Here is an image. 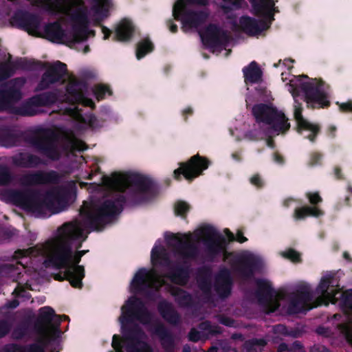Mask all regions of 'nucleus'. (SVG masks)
I'll return each instance as SVG.
<instances>
[{
  "label": "nucleus",
  "instance_id": "nucleus-1",
  "mask_svg": "<svg viewBox=\"0 0 352 352\" xmlns=\"http://www.w3.org/2000/svg\"><path fill=\"white\" fill-rule=\"evenodd\" d=\"M126 185L122 190L99 205L92 210L82 209L80 213L85 217L86 224L92 230L102 231L104 226L120 214L124 206H135L155 198L159 193V185L152 178L140 173L123 175L113 173L104 176L103 183L109 188Z\"/></svg>",
  "mask_w": 352,
  "mask_h": 352
},
{
  "label": "nucleus",
  "instance_id": "nucleus-2",
  "mask_svg": "<svg viewBox=\"0 0 352 352\" xmlns=\"http://www.w3.org/2000/svg\"><path fill=\"white\" fill-rule=\"evenodd\" d=\"M58 230L61 236L53 246L49 256L45 260L44 265L56 270H65V276L74 288L82 289L85 277L84 266L80 265L81 258L88 250H78L74 252L72 241L82 237L83 232L72 223H65Z\"/></svg>",
  "mask_w": 352,
  "mask_h": 352
},
{
  "label": "nucleus",
  "instance_id": "nucleus-3",
  "mask_svg": "<svg viewBox=\"0 0 352 352\" xmlns=\"http://www.w3.org/2000/svg\"><path fill=\"white\" fill-rule=\"evenodd\" d=\"M183 237L176 234H170L166 237L168 245L173 247L175 253L183 259L182 263L172 265L173 262L163 247H154L151 254L152 265L168 268L169 271L166 274V277L173 283L181 286L185 285L189 280V262L195 260L199 254L197 245L189 240L188 236L184 234Z\"/></svg>",
  "mask_w": 352,
  "mask_h": 352
},
{
  "label": "nucleus",
  "instance_id": "nucleus-4",
  "mask_svg": "<svg viewBox=\"0 0 352 352\" xmlns=\"http://www.w3.org/2000/svg\"><path fill=\"white\" fill-rule=\"evenodd\" d=\"M58 135L52 129L38 126L27 131H16L0 126V144L6 148L25 143L52 161H58L61 155L58 148Z\"/></svg>",
  "mask_w": 352,
  "mask_h": 352
},
{
  "label": "nucleus",
  "instance_id": "nucleus-5",
  "mask_svg": "<svg viewBox=\"0 0 352 352\" xmlns=\"http://www.w3.org/2000/svg\"><path fill=\"white\" fill-rule=\"evenodd\" d=\"M122 314L119 318L122 324V340L125 344L126 352H153L152 346L143 339L146 337L144 331L137 324L127 326L126 324L135 318L143 324H149L153 314L146 307L144 301L138 297H131L126 302V307H122Z\"/></svg>",
  "mask_w": 352,
  "mask_h": 352
},
{
  "label": "nucleus",
  "instance_id": "nucleus-6",
  "mask_svg": "<svg viewBox=\"0 0 352 352\" xmlns=\"http://www.w3.org/2000/svg\"><path fill=\"white\" fill-rule=\"evenodd\" d=\"M71 197L72 191L65 187H59L45 194L30 188L10 190L7 192V198L13 205L41 217L47 212L54 213L56 204L66 206Z\"/></svg>",
  "mask_w": 352,
  "mask_h": 352
},
{
  "label": "nucleus",
  "instance_id": "nucleus-7",
  "mask_svg": "<svg viewBox=\"0 0 352 352\" xmlns=\"http://www.w3.org/2000/svg\"><path fill=\"white\" fill-rule=\"evenodd\" d=\"M324 82L316 78L311 81L304 82L300 84L299 87L292 89L291 91L294 100V116L297 122V131L302 134L303 131H307L309 133L305 138L314 142L320 131L318 125L312 124L305 120L302 116V103L298 100L300 91L304 94V100L307 104V107L312 109L327 108L330 106L329 96L324 90Z\"/></svg>",
  "mask_w": 352,
  "mask_h": 352
},
{
  "label": "nucleus",
  "instance_id": "nucleus-8",
  "mask_svg": "<svg viewBox=\"0 0 352 352\" xmlns=\"http://www.w3.org/2000/svg\"><path fill=\"white\" fill-rule=\"evenodd\" d=\"M252 113L257 123H263L268 126L264 131L267 137L266 144L270 148H274L276 144L272 134L285 133L290 128L288 118L276 107L264 103L254 104Z\"/></svg>",
  "mask_w": 352,
  "mask_h": 352
},
{
  "label": "nucleus",
  "instance_id": "nucleus-9",
  "mask_svg": "<svg viewBox=\"0 0 352 352\" xmlns=\"http://www.w3.org/2000/svg\"><path fill=\"white\" fill-rule=\"evenodd\" d=\"M316 292L329 302L336 304L340 300V305L345 313L352 312V289L341 292L338 281L333 276H326L322 278Z\"/></svg>",
  "mask_w": 352,
  "mask_h": 352
},
{
  "label": "nucleus",
  "instance_id": "nucleus-10",
  "mask_svg": "<svg viewBox=\"0 0 352 352\" xmlns=\"http://www.w3.org/2000/svg\"><path fill=\"white\" fill-rule=\"evenodd\" d=\"M72 7H76L70 14L72 22L73 40L74 43L86 41L89 36H94L95 31L89 30V19L88 10L82 0H73Z\"/></svg>",
  "mask_w": 352,
  "mask_h": 352
},
{
  "label": "nucleus",
  "instance_id": "nucleus-11",
  "mask_svg": "<svg viewBox=\"0 0 352 352\" xmlns=\"http://www.w3.org/2000/svg\"><path fill=\"white\" fill-rule=\"evenodd\" d=\"M61 316L57 315L50 307L46 306L39 309L37 318L34 322L35 331L42 337L56 339L60 336Z\"/></svg>",
  "mask_w": 352,
  "mask_h": 352
},
{
  "label": "nucleus",
  "instance_id": "nucleus-12",
  "mask_svg": "<svg viewBox=\"0 0 352 352\" xmlns=\"http://www.w3.org/2000/svg\"><path fill=\"white\" fill-rule=\"evenodd\" d=\"M211 162L206 157L196 154L192 156L188 161L180 162L179 168L173 171V177L177 180H182V176L185 179L191 182L195 178L203 175L204 170L208 169Z\"/></svg>",
  "mask_w": 352,
  "mask_h": 352
},
{
  "label": "nucleus",
  "instance_id": "nucleus-13",
  "mask_svg": "<svg viewBox=\"0 0 352 352\" xmlns=\"http://www.w3.org/2000/svg\"><path fill=\"white\" fill-rule=\"evenodd\" d=\"M41 63L43 65L39 66L36 70L45 69V71L36 87V91L45 90L51 85L63 81L67 74V65L60 60H56L53 63L41 61Z\"/></svg>",
  "mask_w": 352,
  "mask_h": 352
},
{
  "label": "nucleus",
  "instance_id": "nucleus-14",
  "mask_svg": "<svg viewBox=\"0 0 352 352\" xmlns=\"http://www.w3.org/2000/svg\"><path fill=\"white\" fill-rule=\"evenodd\" d=\"M201 234L206 237L204 245L206 248L208 257L213 261L217 256L226 252V239L210 226L204 227L201 230Z\"/></svg>",
  "mask_w": 352,
  "mask_h": 352
},
{
  "label": "nucleus",
  "instance_id": "nucleus-15",
  "mask_svg": "<svg viewBox=\"0 0 352 352\" xmlns=\"http://www.w3.org/2000/svg\"><path fill=\"white\" fill-rule=\"evenodd\" d=\"M174 19L181 21L182 30L188 28H197L205 23L208 14L204 11H195L186 10L182 4H177L173 10Z\"/></svg>",
  "mask_w": 352,
  "mask_h": 352
},
{
  "label": "nucleus",
  "instance_id": "nucleus-16",
  "mask_svg": "<svg viewBox=\"0 0 352 352\" xmlns=\"http://www.w3.org/2000/svg\"><path fill=\"white\" fill-rule=\"evenodd\" d=\"M40 16L28 10H16L10 19L12 27L24 30L30 34H34L41 25Z\"/></svg>",
  "mask_w": 352,
  "mask_h": 352
},
{
  "label": "nucleus",
  "instance_id": "nucleus-17",
  "mask_svg": "<svg viewBox=\"0 0 352 352\" xmlns=\"http://www.w3.org/2000/svg\"><path fill=\"white\" fill-rule=\"evenodd\" d=\"M312 300L313 294L309 287L304 286L298 288L295 292L291 294L287 313L289 314L306 313L317 307V305H310Z\"/></svg>",
  "mask_w": 352,
  "mask_h": 352
},
{
  "label": "nucleus",
  "instance_id": "nucleus-18",
  "mask_svg": "<svg viewBox=\"0 0 352 352\" xmlns=\"http://www.w3.org/2000/svg\"><path fill=\"white\" fill-rule=\"evenodd\" d=\"M58 99L56 92L46 91L31 97L21 108L23 116H34L38 113V108L54 104Z\"/></svg>",
  "mask_w": 352,
  "mask_h": 352
},
{
  "label": "nucleus",
  "instance_id": "nucleus-19",
  "mask_svg": "<svg viewBox=\"0 0 352 352\" xmlns=\"http://www.w3.org/2000/svg\"><path fill=\"white\" fill-rule=\"evenodd\" d=\"M43 65L41 60H29L20 58L14 61L0 63V81L7 80L11 77L17 69L28 71H36L39 66Z\"/></svg>",
  "mask_w": 352,
  "mask_h": 352
},
{
  "label": "nucleus",
  "instance_id": "nucleus-20",
  "mask_svg": "<svg viewBox=\"0 0 352 352\" xmlns=\"http://www.w3.org/2000/svg\"><path fill=\"white\" fill-rule=\"evenodd\" d=\"M60 179V175L55 170L48 172L38 170L21 175L19 182L24 186H33L42 184H57Z\"/></svg>",
  "mask_w": 352,
  "mask_h": 352
},
{
  "label": "nucleus",
  "instance_id": "nucleus-21",
  "mask_svg": "<svg viewBox=\"0 0 352 352\" xmlns=\"http://www.w3.org/2000/svg\"><path fill=\"white\" fill-rule=\"evenodd\" d=\"M200 36L204 45L212 48L225 46L230 41L228 32L214 23L209 24Z\"/></svg>",
  "mask_w": 352,
  "mask_h": 352
},
{
  "label": "nucleus",
  "instance_id": "nucleus-22",
  "mask_svg": "<svg viewBox=\"0 0 352 352\" xmlns=\"http://www.w3.org/2000/svg\"><path fill=\"white\" fill-rule=\"evenodd\" d=\"M306 197L312 206H302L294 210L293 217L296 221L303 220L307 217H320L324 215V212L317 205L322 202V198L318 192H307Z\"/></svg>",
  "mask_w": 352,
  "mask_h": 352
},
{
  "label": "nucleus",
  "instance_id": "nucleus-23",
  "mask_svg": "<svg viewBox=\"0 0 352 352\" xmlns=\"http://www.w3.org/2000/svg\"><path fill=\"white\" fill-rule=\"evenodd\" d=\"M262 267L261 261L252 255L243 256L239 258L234 265V270L243 280H250L254 276L255 272Z\"/></svg>",
  "mask_w": 352,
  "mask_h": 352
},
{
  "label": "nucleus",
  "instance_id": "nucleus-24",
  "mask_svg": "<svg viewBox=\"0 0 352 352\" xmlns=\"http://www.w3.org/2000/svg\"><path fill=\"white\" fill-rule=\"evenodd\" d=\"M85 87V82L82 80L74 79L67 85L66 91L71 100L74 104H81L85 107L94 108L95 103L94 101L85 96L82 92V87Z\"/></svg>",
  "mask_w": 352,
  "mask_h": 352
},
{
  "label": "nucleus",
  "instance_id": "nucleus-25",
  "mask_svg": "<svg viewBox=\"0 0 352 352\" xmlns=\"http://www.w3.org/2000/svg\"><path fill=\"white\" fill-rule=\"evenodd\" d=\"M232 284L229 270L224 269L215 277L214 289L221 299H226L231 294Z\"/></svg>",
  "mask_w": 352,
  "mask_h": 352
},
{
  "label": "nucleus",
  "instance_id": "nucleus-26",
  "mask_svg": "<svg viewBox=\"0 0 352 352\" xmlns=\"http://www.w3.org/2000/svg\"><path fill=\"white\" fill-rule=\"evenodd\" d=\"M239 26L242 32L251 36L260 34L270 27L265 21L257 20L247 15L240 17Z\"/></svg>",
  "mask_w": 352,
  "mask_h": 352
},
{
  "label": "nucleus",
  "instance_id": "nucleus-27",
  "mask_svg": "<svg viewBox=\"0 0 352 352\" xmlns=\"http://www.w3.org/2000/svg\"><path fill=\"white\" fill-rule=\"evenodd\" d=\"M151 331L160 338L162 347L165 352H175L174 336L163 323L155 322Z\"/></svg>",
  "mask_w": 352,
  "mask_h": 352
},
{
  "label": "nucleus",
  "instance_id": "nucleus-28",
  "mask_svg": "<svg viewBox=\"0 0 352 352\" xmlns=\"http://www.w3.org/2000/svg\"><path fill=\"white\" fill-rule=\"evenodd\" d=\"M11 160L14 166L23 168H36L45 164V162L41 157L28 152H19L13 155Z\"/></svg>",
  "mask_w": 352,
  "mask_h": 352
},
{
  "label": "nucleus",
  "instance_id": "nucleus-29",
  "mask_svg": "<svg viewBox=\"0 0 352 352\" xmlns=\"http://www.w3.org/2000/svg\"><path fill=\"white\" fill-rule=\"evenodd\" d=\"M256 289L254 295L260 305L270 303L276 295V291L271 283L265 279L258 278L256 280Z\"/></svg>",
  "mask_w": 352,
  "mask_h": 352
},
{
  "label": "nucleus",
  "instance_id": "nucleus-30",
  "mask_svg": "<svg viewBox=\"0 0 352 352\" xmlns=\"http://www.w3.org/2000/svg\"><path fill=\"white\" fill-rule=\"evenodd\" d=\"M25 80L21 78H16L10 80L5 87L1 89L6 99L12 106V104L17 102L22 98L21 88Z\"/></svg>",
  "mask_w": 352,
  "mask_h": 352
},
{
  "label": "nucleus",
  "instance_id": "nucleus-31",
  "mask_svg": "<svg viewBox=\"0 0 352 352\" xmlns=\"http://www.w3.org/2000/svg\"><path fill=\"white\" fill-rule=\"evenodd\" d=\"M157 311L162 318L168 324L176 326L181 320V316L172 303L162 300L157 304Z\"/></svg>",
  "mask_w": 352,
  "mask_h": 352
},
{
  "label": "nucleus",
  "instance_id": "nucleus-32",
  "mask_svg": "<svg viewBox=\"0 0 352 352\" xmlns=\"http://www.w3.org/2000/svg\"><path fill=\"white\" fill-rule=\"evenodd\" d=\"M135 33V26L128 19L122 20L115 28L113 41L128 42L131 40Z\"/></svg>",
  "mask_w": 352,
  "mask_h": 352
},
{
  "label": "nucleus",
  "instance_id": "nucleus-33",
  "mask_svg": "<svg viewBox=\"0 0 352 352\" xmlns=\"http://www.w3.org/2000/svg\"><path fill=\"white\" fill-rule=\"evenodd\" d=\"M255 15L274 20L272 10L276 11L274 0H249Z\"/></svg>",
  "mask_w": 352,
  "mask_h": 352
},
{
  "label": "nucleus",
  "instance_id": "nucleus-34",
  "mask_svg": "<svg viewBox=\"0 0 352 352\" xmlns=\"http://www.w3.org/2000/svg\"><path fill=\"white\" fill-rule=\"evenodd\" d=\"M43 32L45 38L56 43H63V39L66 36L65 30L58 21L47 23Z\"/></svg>",
  "mask_w": 352,
  "mask_h": 352
},
{
  "label": "nucleus",
  "instance_id": "nucleus-35",
  "mask_svg": "<svg viewBox=\"0 0 352 352\" xmlns=\"http://www.w3.org/2000/svg\"><path fill=\"white\" fill-rule=\"evenodd\" d=\"M25 266L17 261L16 264L4 263L0 264V276L12 278L14 281H18L22 276L23 270Z\"/></svg>",
  "mask_w": 352,
  "mask_h": 352
},
{
  "label": "nucleus",
  "instance_id": "nucleus-36",
  "mask_svg": "<svg viewBox=\"0 0 352 352\" xmlns=\"http://www.w3.org/2000/svg\"><path fill=\"white\" fill-rule=\"evenodd\" d=\"M197 285L205 297L210 300L212 298V282L208 269H200L197 275Z\"/></svg>",
  "mask_w": 352,
  "mask_h": 352
},
{
  "label": "nucleus",
  "instance_id": "nucleus-37",
  "mask_svg": "<svg viewBox=\"0 0 352 352\" xmlns=\"http://www.w3.org/2000/svg\"><path fill=\"white\" fill-rule=\"evenodd\" d=\"M244 80L246 84H255L261 81L263 72L256 61H252L243 68Z\"/></svg>",
  "mask_w": 352,
  "mask_h": 352
},
{
  "label": "nucleus",
  "instance_id": "nucleus-38",
  "mask_svg": "<svg viewBox=\"0 0 352 352\" xmlns=\"http://www.w3.org/2000/svg\"><path fill=\"white\" fill-rule=\"evenodd\" d=\"M148 272L145 268L140 269L135 274L131 282L132 288L136 292H142L151 287L148 280Z\"/></svg>",
  "mask_w": 352,
  "mask_h": 352
},
{
  "label": "nucleus",
  "instance_id": "nucleus-39",
  "mask_svg": "<svg viewBox=\"0 0 352 352\" xmlns=\"http://www.w3.org/2000/svg\"><path fill=\"white\" fill-rule=\"evenodd\" d=\"M171 294L175 297V300L179 306L188 307L192 305V297L186 290L179 287H175L172 290Z\"/></svg>",
  "mask_w": 352,
  "mask_h": 352
},
{
  "label": "nucleus",
  "instance_id": "nucleus-40",
  "mask_svg": "<svg viewBox=\"0 0 352 352\" xmlns=\"http://www.w3.org/2000/svg\"><path fill=\"white\" fill-rule=\"evenodd\" d=\"M94 5L91 8L95 15L100 16L101 19L108 16L111 0H91Z\"/></svg>",
  "mask_w": 352,
  "mask_h": 352
},
{
  "label": "nucleus",
  "instance_id": "nucleus-41",
  "mask_svg": "<svg viewBox=\"0 0 352 352\" xmlns=\"http://www.w3.org/2000/svg\"><path fill=\"white\" fill-rule=\"evenodd\" d=\"M154 50V45L148 38H145L138 43L136 46V58H144L147 54Z\"/></svg>",
  "mask_w": 352,
  "mask_h": 352
},
{
  "label": "nucleus",
  "instance_id": "nucleus-42",
  "mask_svg": "<svg viewBox=\"0 0 352 352\" xmlns=\"http://www.w3.org/2000/svg\"><path fill=\"white\" fill-rule=\"evenodd\" d=\"M266 341L263 338H253L245 341L244 348L247 352H257L258 346H265Z\"/></svg>",
  "mask_w": 352,
  "mask_h": 352
},
{
  "label": "nucleus",
  "instance_id": "nucleus-43",
  "mask_svg": "<svg viewBox=\"0 0 352 352\" xmlns=\"http://www.w3.org/2000/svg\"><path fill=\"white\" fill-rule=\"evenodd\" d=\"M54 338H49L48 340L45 337H42L38 340L39 343H32L27 346V352H46L45 346Z\"/></svg>",
  "mask_w": 352,
  "mask_h": 352
},
{
  "label": "nucleus",
  "instance_id": "nucleus-44",
  "mask_svg": "<svg viewBox=\"0 0 352 352\" xmlns=\"http://www.w3.org/2000/svg\"><path fill=\"white\" fill-rule=\"evenodd\" d=\"M94 94L98 100H101L105 98L106 94L111 96L113 92L109 85L98 84L94 87Z\"/></svg>",
  "mask_w": 352,
  "mask_h": 352
},
{
  "label": "nucleus",
  "instance_id": "nucleus-45",
  "mask_svg": "<svg viewBox=\"0 0 352 352\" xmlns=\"http://www.w3.org/2000/svg\"><path fill=\"white\" fill-rule=\"evenodd\" d=\"M12 175L9 168L4 164H0V186H5L12 181Z\"/></svg>",
  "mask_w": 352,
  "mask_h": 352
},
{
  "label": "nucleus",
  "instance_id": "nucleus-46",
  "mask_svg": "<svg viewBox=\"0 0 352 352\" xmlns=\"http://www.w3.org/2000/svg\"><path fill=\"white\" fill-rule=\"evenodd\" d=\"M190 208V205L184 201H178L175 204V213L177 216L186 218L187 212Z\"/></svg>",
  "mask_w": 352,
  "mask_h": 352
},
{
  "label": "nucleus",
  "instance_id": "nucleus-47",
  "mask_svg": "<svg viewBox=\"0 0 352 352\" xmlns=\"http://www.w3.org/2000/svg\"><path fill=\"white\" fill-rule=\"evenodd\" d=\"M223 5L222 9L225 12H229L233 10H239L241 8L244 0H222Z\"/></svg>",
  "mask_w": 352,
  "mask_h": 352
},
{
  "label": "nucleus",
  "instance_id": "nucleus-48",
  "mask_svg": "<svg viewBox=\"0 0 352 352\" xmlns=\"http://www.w3.org/2000/svg\"><path fill=\"white\" fill-rule=\"evenodd\" d=\"M282 256L293 263H301V254L293 248H289L282 252Z\"/></svg>",
  "mask_w": 352,
  "mask_h": 352
},
{
  "label": "nucleus",
  "instance_id": "nucleus-49",
  "mask_svg": "<svg viewBox=\"0 0 352 352\" xmlns=\"http://www.w3.org/2000/svg\"><path fill=\"white\" fill-rule=\"evenodd\" d=\"M199 328L207 331L211 335H218L221 333V328L219 325H213L209 321H205L199 324Z\"/></svg>",
  "mask_w": 352,
  "mask_h": 352
},
{
  "label": "nucleus",
  "instance_id": "nucleus-50",
  "mask_svg": "<svg viewBox=\"0 0 352 352\" xmlns=\"http://www.w3.org/2000/svg\"><path fill=\"white\" fill-rule=\"evenodd\" d=\"M28 333V325L25 323L20 324L12 331V337L16 340L23 339Z\"/></svg>",
  "mask_w": 352,
  "mask_h": 352
},
{
  "label": "nucleus",
  "instance_id": "nucleus-51",
  "mask_svg": "<svg viewBox=\"0 0 352 352\" xmlns=\"http://www.w3.org/2000/svg\"><path fill=\"white\" fill-rule=\"evenodd\" d=\"M340 329L344 336L347 342L352 346V323H345L340 325Z\"/></svg>",
  "mask_w": 352,
  "mask_h": 352
},
{
  "label": "nucleus",
  "instance_id": "nucleus-52",
  "mask_svg": "<svg viewBox=\"0 0 352 352\" xmlns=\"http://www.w3.org/2000/svg\"><path fill=\"white\" fill-rule=\"evenodd\" d=\"M3 352H27V346H23L18 344H8L3 348Z\"/></svg>",
  "mask_w": 352,
  "mask_h": 352
},
{
  "label": "nucleus",
  "instance_id": "nucleus-53",
  "mask_svg": "<svg viewBox=\"0 0 352 352\" xmlns=\"http://www.w3.org/2000/svg\"><path fill=\"white\" fill-rule=\"evenodd\" d=\"M322 159V153L317 152V151L312 152L310 153L309 161L308 162V165L310 166L320 165Z\"/></svg>",
  "mask_w": 352,
  "mask_h": 352
},
{
  "label": "nucleus",
  "instance_id": "nucleus-54",
  "mask_svg": "<svg viewBox=\"0 0 352 352\" xmlns=\"http://www.w3.org/2000/svg\"><path fill=\"white\" fill-rule=\"evenodd\" d=\"M11 329V324L6 320H0V338L5 337Z\"/></svg>",
  "mask_w": 352,
  "mask_h": 352
},
{
  "label": "nucleus",
  "instance_id": "nucleus-55",
  "mask_svg": "<svg viewBox=\"0 0 352 352\" xmlns=\"http://www.w3.org/2000/svg\"><path fill=\"white\" fill-rule=\"evenodd\" d=\"M250 182L258 189L262 188L265 185V182L259 174L252 175L250 178Z\"/></svg>",
  "mask_w": 352,
  "mask_h": 352
},
{
  "label": "nucleus",
  "instance_id": "nucleus-56",
  "mask_svg": "<svg viewBox=\"0 0 352 352\" xmlns=\"http://www.w3.org/2000/svg\"><path fill=\"white\" fill-rule=\"evenodd\" d=\"M11 107L10 104L6 99V96L1 89H0V112L7 110Z\"/></svg>",
  "mask_w": 352,
  "mask_h": 352
},
{
  "label": "nucleus",
  "instance_id": "nucleus-57",
  "mask_svg": "<svg viewBox=\"0 0 352 352\" xmlns=\"http://www.w3.org/2000/svg\"><path fill=\"white\" fill-rule=\"evenodd\" d=\"M340 111L344 113H352V101L349 100L346 102H337Z\"/></svg>",
  "mask_w": 352,
  "mask_h": 352
},
{
  "label": "nucleus",
  "instance_id": "nucleus-58",
  "mask_svg": "<svg viewBox=\"0 0 352 352\" xmlns=\"http://www.w3.org/2000/svg\"><path fill=\"white\" fill-rule=\"evenodd\" d=\"M188 340L193 342H197L201 339V333L195 328H192L188 335Z\"/></svg>",
  "mask_w": 352,
  "mask_h": 352
},
{
  "label": "nucleus",
  "instance_id": "nucleus-59",
  "mask_svg": "<svg viewBox=\"0 0 352 352\" xmlns=\"http://www.w3.org/2000/svg\"><path fill=\"white\" fill-rule=\"evenodd\" d=\"M48 3L47 4L46 9L47 10H52L54 8H59L63 2V0H47Z\"/></svg>",
  "mask_w": 352,
  "mask_h": 352
},
{
  "label": "nucleus",
  "instance_id": "nucleus-60",
  "mask_svg": "<svg viewBox=\"0 0 352 352\" xmlns=\"http://www.w3.org/2000/svg\"><path fill=\"white\" fill-rule=\"evenodd\" d=\"M29 250H17L14 252L12 257L14 260H18L26 257L29 254Z\"/></svg>",
  "mask_w": 352,
  "mask_h": 352
},
{
  "label": "nucleus",
  "instance_id": "nucleus-61",
  "mask_svg": "<svg viewBox=\"0 0 352 352\" xmlns=\"http://www.w3.org/2000/svg\"><path fill=\"white\" fill-rule=\"evenodd\" d=\"M219 322L221 324L229 327H233L234 324V320L227 316H221L219 319Z\"/></svg>",
  "mask_w": 352,
  "mask_h": 352
},
{
  "label": "nucleus",
  "instance_id": "nucleus-62",
  "mask_svg": "<svg viewBox=\"0 0 352 352\" xmlns=\"http://www.w3.org/2000/svg\"><path fill=\"white\" fill-rule=\"evenodd\" d=\"M310 352H329V350L323 345L314 344L311 347Z\"/></svg>",
  "mask_w": 352,
  "mask_h": 352
},
{
  "label": "nucleus",
  "instance_id": "nucleus-63",
  "mask_svg": "<svg viewBox=\"0 0 352 352\" xmlns=\"http://www.w3.org/2000/svg\"><path fill=\"white\" fill-rule=\"evenodd\" d=\"M334 177L338 180H342L344 179V175L342 173V169L340 166H335L333 169Z\"/></svg>",
  "mask_w": 352,
  "mask_h": 352
},
{
  "label": "nucleus",
  "instance_id": "nucleus-64",
  "mask_svg": "<svg viewBox=\"0 0 352 352\" xmlns=\"http://www.w3.org/2000/svg\"><path fill=\"white\" fill-rule=\"evenodd\" d=\"M166 25L172 33H176L178 30L177 25L173 22V20L171 19L166 21Z\"/></svg>",
  "mask_w": 352,
  "mask_h": 352
}]
</instances>
